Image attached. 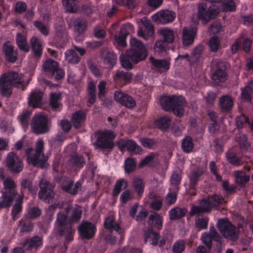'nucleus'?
<instances>
[{
  "instance_id": "20e7f679",
  "label": "nucleus",
  "mask_w": 253,
  "mask_h": 253,
  "mask_svg": "<svg viewBox=\"0 0 253 253\" xmlns=\"http://www.w3.org/2000/svg\"><path fill=\"white\" fill-rule=\"evenodd\" d=\"M3 188L0 201V209L10 207L15 198L18 196L17 184L15 180L10 177H6L2 181Z\"/></svg>"
},
{
  "instance_id": "e2e57ef3",
  "label": "nucleus",
  "mask_w": 253,
  "mask_h": 253,
  "mask_svg": "<svg viewBox=\"0 0 253 253\" xmlns=\"http://www.w3.org/2000/svg\"><path fill=\"white\" fill-rule=\"evenodd\" d=\"M136 162L133 158H128L126 159L125 164V171L127 173H130L133 171L136 168Z\"/></svg>"
},
{
  "instance_id": "72a5a7b5",
  "label": "nucleus",
  "mask_w": 253,
  "mask_h": 253,
  "mask_svg": "<svg viewBox=\"0 0 253 253\" xmlns=\"http://www.w3.org/2000/svg\"><path fill=\"white\" fill-rule=\"evenodd\" d=\"M104 225L106 229L110 231H116L119 233H121V228L120 225L116 222L114 216L110 215L107 217L104 222Z\"/></svg>"
},
{
  "instance_id": "4be33fe9",
  "label": "nucleus",
  "mask_w": 253,
  "mask_h": 253,
  "mask_svg": "<svg viewBox=\"0 0 253 253\" xmlns=\"http://www.w3.org/2000/svg\"><path fill=\"white\" fill-rule=\"evenodd\" d=\"M197 29L195 28H188L185 27L182 30V41L184 46L192 44L196 37Z\"/></svg>"
},
{
  "instance_id": "052dcab7",
  "label": "nucleus",
  "mask_w": 253,
  "mask_h": 253,
  "mask_svg": "<svg viewBox=\"0 0 253 253\" xmlns=\"http://www.w3.org/2000/svg\"><path fill=\"white\" fill-rule=\"evenodd\" d=\"M219 40L217 36L212 37L209 41L210 50L211 52H216L219 46Z\"/></svg>"
},
{
  "instance_id": "412c9836",
  "label": "nucleus",
  "mask_w": 253,
  "mask_h": 253,
  "mask_svg": "<svg viewBox=\"0 0 253 253\" xmlns=\"http://www.w3.org/2000/svg\"><path fill=\"white\" fill-rule=\"evenodd\" d=\"M55 40L59 45H64L68 41V33L63 24L56 25L55 28Z\"/></svg>"
},
{
  "instance_id": "b1692460",
  "label": "nucleus",
  "mask_w": 253,
  "mask_h": 253,
  "mask_svg": "<svg viewBox=\"0 0 253 253\" xmlns=\"http://www.w3.org/2000/svg\"><path fill=\"white\" fill-rule=\"evenodd\" d=\"M74 32L78 36L82 35L86 31L88 26L87 20L83 17H78L73 22Z\"/></svg>"
},
{
  "instance_id": "0e129e2a",
  "label": "nucleus",
  "mask_w": 253,
  "mask_h": 253,
  "mask_svg": "<svg viewBox=\"0 0 253 253\" xmlns=\"http://www.w3.org/2000/svg\"><path fill=\"white\" fill-rule=\"evenodd\" d=\"M216 97L217 94L216 92L212 91L208 92L204 97L207 105L209 107L212 106Z\"/></svg>"
},
{
  "instance_id": "f257e3e1",
  "label": "nucleus",
  "mask_w": 253,
  "mask_h": 253,
  "mask_svg": "<svg viewBox=\"0 0 253 253\" xmlns=\"http://www.w3.org/2000/svg\"><path fill=\"white\" fill-rule=\"evenodd\" d=\"M131 47L126 50L125 54L120 55V60L123 67L126 69H131L132 64H137L139 61L144 60L148 56V50L140 41L133 38L130 42Z\"/></svg>"
},
{
  "instance_id": "c85d7f7f",
  "label": "nucleus",
  "mask_w": 253,
  "mask_h": 253,
  "mask_svg": "<svg viewBox=\"0 0 253 253\" xmlns=\"http://www.w3.org/2000/svg\"><path fill=\"white\" fill-rule=\"evenodd\" d=\"M74 229H72L71 224H66V225L60 228H58V231L60 235L65 237L66 241L64 243V246L67 248V243L71 241L73 239V235L74 233Z\"/></svg>"
},
{
  "instance_id": "4468645a",
  "label": "nucleus",
  "mask_w": 253,
  "mask_h": 253,
  "mask_svg": "<svg viewBox=\"0 0 253 253\" xmlns=\"http://www.w3.org/2000/svg\"><path fill=\"white\" fill-rule=\"evenodd\" d=\"M65 211L67 214H69V221L72 223L78 222L82 217L81 207L77 205L73 206L72 205L68 204L65 208Z\"/></svg>"
},
{
  "instance_id": "cd10ccee",
  "label": "nucleus",
  "mask_w": 253,
  "mask_h": 253,
  "mask_svg": "<svg viewBox=\"0 0 253 253\" xmlns=\"http://www.w3.org/2000/svg\"><path fill=\"white\" fill-rule=\"evenodd\" d=\"M219 107L223 112H229L233 108L234 101L232 97L228 95H224L219 100Z\"/></svg>"
},
{
  "instance_id": "5701e85b",
  "label": "nucleus",
  "mask_w": 253,
  "mask_h": 253,
  "mask_svg": "<svg viewBox=\"0 0 253 253\" xmlns=\"http://www.w3.org/2000/svg\"><path fill=\"white\" fill-rule=\"evenodd\" d=\"M223 66L222 63H218L216 69L211 76V80L216 84L224 83L227 79V74L224 69H223Z\"/></svg>"
},
{
  "instance_id": "c756f323",
  "label": "nucleus",
  "mask_w": 253,
  "mask_h": 253,
  "mask_svg": "<svg viewBox=\"0 0 253 253\" xmlns=\"http://www.w3.org/2000/svg\"><path fill=\"white\" fill-rule=\"evenodd\" d=\"M30 43L32 47V52L35 57L39 58L42 53V48L41 43L36 37H33L30 40Z\"/></svg>"
},
{
  "instance_id": "4c0bfd02",
  "label": "nucleus",
  "mask_w": 253,
  "mask_h": 253,
  "mask_svg": "<svg viewBox=\"0 0 253 253\" xmlns=\"http://www.w3.org/2000/svg\"><path fill=\"white\" fill-rule=\"evenodd\" d=\"M132 76V74L130 72L118 70L114 76V79L116 82L123 81L127 84L130 82Z\"/></svg>"
},
{
  "instance_id": "ea45409f",
  "label": "nucleus",
  "mask_w": 253,
  "mask_h": 253,
  "mask_svg": "<svg viewBox=\"0 0 253 253\" xmlns=\"http://www.w3.org/2000/svg\"><path fill=\"white\" fill-rule=\"evenodd\" d=\"M235 182L241 187H243L250 180V176L246 175L244 171L236 170L234 172Z\"/></svg>"
},
{
  "instance_id": "c9c22d12",
  "label": "nucleus",
  "mask_w": 253,
  "mask_h": 253,
  "mask_svg": "<svg viewBox=\"0 0 253 253\" xmlns=\"http://www.w3.org/2000/svg\"><path fill=\"white\" fill-rule=\"evenodd\" d=\"M253 93V81L250 82L248 85L242 89L241 99L245 102H252Z\"/></svg>"
},
{
  "instance_id": "37998d69",
  "label": "nucleus",
  "mask_w": 253,
  "mask_h": 253,
  "mask_svg": "<svg viewBox=\"0 0 253 253\" xmlns=\"http://www.w3.org/2000/svg\"><path fill=\"white\" fill-rule=\"evenodd\" d=\"M59 63L52 59H48L45 60L42 65V70L43 71L48 73L50 75L57 68Z\"/></svg>"
},
{
  "instance_id": "09e8293b",
  "label": "nucleus",
  "mask_w": 253,
  "mask_h": 253,
  "mask_svg": "<svg viewBox=\"0 0 253 253\" xmlns=\"http://www.w3.org/2000/svg\"><path fill=\"white\" fill-rule=\"evenodd\" d=\"M204 49V46L201 44H199L195 47L190 55V58L188 59V61L192 63H195L197 62L202 54V52Z\"/></svg>"
},
{
  "instance_id": "bf43d9fd",
  "label": "nucleus",
  "mask_w": 253,
  "mask_h": 253,
  "mask_svg": "<svg viewBox=\"0 0 253 253\" xmlns=\"http://www.w3.org/2000/svg\"><path fill=\"white\" fill-rule=\"evenodd\" d=\"M41 214V210L39 207H33L30 208L27 211V217L31 219H35Z\"/></svg>"
},
{
  "instance_id": "39448f33",
  "label": "nucleus",
  "mask_w": 253,
  "mask_h": 253,
  "mask_svg": "<svg viewBox=\"0 0 253 253\" xmlns=\"http://www.w3.org/2000/svg\"><path fill=\"white\" fill-rule=\"evenodd\" d=\"M162 108L166 111H172L174 115L179 117L183 115L184 99L181 95L163 96L160 99Z\"/></svg>"
},
{
  "instance_id": "e433bc0d",
  "label": "nucleus",
  "mask_w": 253,
  "mask_h": 253,
  "mask_svg": "<svg viewBox=\"0 0 253 253\" xmlns=\"http://www.w3.org/2000/svg\"><path fill=\"white\" fill-rule=\"evenodd\" d=\"M170 118L167 116L161 117L154 122L155 126L162 131H166L171 124Z\"/></svg>"
},
{
  "instance_id": "f704fd0d",
  "label": "nucleus",
  "mask_w": 253,
  "mask_h": 253,
  "mask_svg": "<svg viewBox=\"0 0 253 253\" xmlns=\"http://www.w3.org/2000/svg\"><path fill=\"white\" fill-rule=\"evenodd\" d=\"M62 93L61 92L51 93L50 94L49 106L54 111L59 110L62 106L60 103Z\"/></svg>"
},
{
  "instance_id": "6e6552de",
  "label": "nucleus",
  "mask_w": 253,
  "mask_h": 253,
  "mask_svg": "<svg viewBox=\"0 0 253 253\" xmlns=\"http://www.w3.org/2000/svg\"><path fill=\"white\" fill-rule=\"evenodd\" d=\"M39 187L38 197L41 200L48 204L55 201L54 186L50 181L45 179H42L39 182Z\"/></svg>"
},
{
  "instance_id": "680f3d73",
  "label": "nucleus",
  "mask_w": 253,
  "mask_h": 253,
  "mask_svg": "<svg viewBox=\"0 0 253 253\" xmlns=\"http://www.w3.org/2000/svg\"><path fill=\"white\" fill-rule=\"evenodd\" d=\"M32 113L30 111L24 110L23 111L21 115L18 117V119L21 122V125L24 126H27L29 120L30 116H31Z\"/></svg>"
},
{
  "instance_id": "774afa93",
  "label": "nucleus",
  "mask_w": 253,
  "mask_h": 253,
  "mask_svg": "<svg viewBox=\"0 0 253 253\" xmlns=\"http://www.w3.org/2000/svg\"><path fill=\"white\" fill-rule=\"evenodd\" d=\"M150 206L153 210L159 211L163 206V199L160 197H157L153 199L150 203Z\"/></svg>"
},
{
  "instance_id": "9d476101",
  "label": "nucleus",
  "mask_w": 253,
  "mask_h": 253,
  "mask_svg": "<svg viewBox=\"0 0 253 253\" xmlns=\"http://www.w3.org/2000/svg\"><path fill=\"white\" fill-rule=\"evenodd\" d=\"M7 169L13 173H18L23 169V164L21 159L13 152H9L5 158Z\"/></svg>"
},
{
  "instance_id": "423d86ee",
  "label": "nucleus",
  "mask_w": 253,
  "mask_h": 253,
  "mask_svg": "<svg viewBox=\"0 0 253 253\" xmlns=\"http://www.w3.org/2000/svg\"><path fill=\"white\" fill-rule=\"evenodd\" d=\"M50 120L45 113L36 114L31 119L30 128L32 133L36 135L45 134L49 131Z\"/></svg>"
},
{
  "instance_id": "49530a36",
  "label": "nucleus",
  "mask_w": 253,
  "mask_h": 253,
  "mask_svg": "<svg viewBox=\"0 0 253 253\" xmlns=\"http://www.w3.org/2000/svg\"><path fill=\"white\" fill-rule=\"evenodd\" d=\"M65 60L69 64H75L78 63L81 58L73 49H68L65 53Z\"/></svg>"
},
{
  "instance_id": "0eeeda50",
  "label": "nucleus",
  "mask_w": 253,
  "mask_h": 253,
  "mask_svg": "<svg viewBox=\"0 0 253 253\" xmlns=\"http://www.w3.org/2000/svg\"><path fill=\"white\" fill-rule=\"evenodd\" d=\"M216 227L221 235L227 240L235 242L239 239L240 233L239 229L227 218L219 219Z\"/></svg>"
},
{
  "instance_id": "393cba45",
  "label": "nucleus",
  "mask_w": 253,
  "mask_h": 253,
  "mask_svg": "<svg viewBox=\"0 0 253 253\" xmlns=\"http://www.w3.org/2000/svg\"><path fill=\"white\" fill-rule=\"evenodd\" d=\"M85 164L84 158L82 155L74 153L70 155L67 164L75 169H79L83 168Z\"/></svg>"
},
{
  "instance_id": "3c124183",
  "label": "nucleus",
  "mask_w": 253,
  "mask_h": 253,
  "mask_svg": "<svg viewBox=\"0 0 253 253\" xmlns=\"http://www.w3.org/2000/svg\"><path fill=\"white\" fill-rule=\"evenodd\" d=\"M209 219L206 216H198L195 218V226L198 231L206 229Z\"/></svg>"
},
{
  "instance_id": "6ab92c4d",
  "label": "nucleus",
  "mask_w": 253,
  "mask_h": 253,
  "mask_svg": "<svg viewBox=\"0 0 253 253\" xmlns=\"http://www.w3.org/2000/svg\"><path fill=\"white\" fill-rule=\"evenodd\" d=\"M116 145L122 151L126 149L129 152L137 153L141 150L140 147L132 140L121 139L117 142Z\"/></svg>"
},
{
  "instance_id": "603ef678",
  "label": "nucleus",
  "mask_w": 253,
  "mask_h": 253,
  "mask_svg": "<svg viewBox=\"0 0 253 253\" xmlns=\"http://www.w3.org/2000/svg\"><path fill=\"white\" fill-rule=\"evenodd\" d=\"M62 3L68 12L74 13L77 11L78 0H62Z\"/></svg>"
},
{
  "instance_id": "58836bf2",
  "label": "nucleus",
  "mask_w": 253,
  "mask_h": 253,
  "mask_svg": "<svg viewBox=\"0 0 253 253\" xmlns=\"http://www.w3.org/2000/svg\"><path fill=\"white\" fill-rule=\"evenodd\" d=\"M144 237L145 242H147L148 239L150 238L151 244L153 245H157L158 243V241L160 239V236L159 234L155 232L152 227L148 228V229L145 231L144 233Z\"/></svg>"
},
{
  "instance_id": "6e6d98bb",
  "label": "nucleus",
  "mask_w": 253,
  "mask_h": 253,
  "mask_svg": "<svg viewBox=\"0 0 253 253\" xmlns=\"http://www.w3.org/2000/svg\"><path fill=\"white\" fill-rule=\"evenodd\" d=\"M219 9L216 6H210L206 13V17H205V22L206 24L211 19L214 18L219 13Z\"/></svg>"
},
{
  "instance_id": "4d7b16f0",
  "label": "nucleus",
  "mask_w": 253,
  "mask_h": 253,
  "mask_svg": "<svg viewBox=\"0 0 253 253\" xmlns=\"http://www.w3.org/2000/svg\"><path fill=\"white\" fill-rule=\"evenodd\" d=\"M127 186V182L124 179L117 181L113 189V195L117 196L121 192L122 189H125Z\"/></svg>"
},
{
  "instance_id": "f8f14e48",
  "label": "nucleus",
  "mask_w": 253,
  "mask_h": 253,
  "mask_svg": "<svg viewBox=\"0 0 253 253\" xmlns=\"http://www.w3.org/2000/svg\"><path fill=\"white\" fill-rule=\"evenodd\" d=\"M176 17L174 12L169 10H161L152 16L154 22L157 24H167L172 22Z\"/></svg>"
},
{
  "instance_id": "473e14b6",
  "label": "nucleus",
  "mask_w": 253,
  "mask_h": 253,
  "mask_svg": "<svg viewBox=\"0 0 253 253\" xmlns=\"http://www.w3.org/2000/svg\"><path fill=\"white\" fill-rule=\"evenodd\" d=\"M162 217L157 212H152L148 217L147 222L150 226L160 229L162 227Z\"/></svg>"
},
{
  "instance_id": "de8ad7c7",
  "label": "nucleus",
  "mask_w": 253,
  "mask_h": 253,
  "mask_svg": "<svg viewBox=\"0 0 253 253\" xmlns=\"http://www.w3.org/2000/svg\"><path fill=\"white\" fill-rule=\"evenodd\" d=\"M158 33L162 36L163 40L167 42L171 43L174 41V36L173 31L168 28L160 29Z\"/></svg>"
},
{
  "instance_id": "864d4df0",
  "label": "nucleus",
  "mask_w": 253,
  "mask_h": 253,
  "mask_svg": "<svg viewBox=\"0 0 253 253\" xmlns=\"http://www.w3.org/2000/svg\"><path fill=\"white\" fill-rule=\"evenodd\" d=\"M133 186L135 191L141 197L144 190V184L142 179L134 177L133 180Z\"/></svg>"
},
{
  "instance_id": "8fccbe9b",
  "label": "nucleus",
  "mask_w": 253,
  "mask_h": 253,
  "mask_svg": "<svg viewBox=\"0 0 253 253\" xmlns=\"http://www.w3.org/2000/svg\"><path fill=\"white\" fill-rule=\"evenodd\" d=\"M236 140L239 145L241 149L246 151L250 150V144L248 142L247 138L244 134H239L238 136L236 137Z\"/></svg>"
},
{
  "instance_id": "69168bd1",
  "label": "nucleus",
  "mask_w": 253,
  "mask_h": 253,
  "mask_svg": "<svg viewBox=\"0 0 253 253\" xmlns=\"http://www.w3.org/2000/svg\"><path fill=\"white\" fill-rule=\"evenodd\" d=\"M141 21L147 30L148 35L149 36H152L154 33V29L151 21L146 17H144L141 19Z\"/></svg>"
},
{
  "instance_id": "aec40b11",
  "label": "nucleus",
  "mask_w": 253,
  "mask_h": 253,
  "mask_svg": "<svg viewBox=\"0 0 253 253\" xmlns=\"http://www.w3.org/2000/svg\"><path fill=\"white\" fill-rule=\"evenodd\" d=\"M101 60L104 64L112 68L116 64L117 55L107 48H103L100 51Z\"/></svg>"
},
{
  "instance_id": "1a4fd4ad",
  "label": "nucleus",
  "mask_w": 253,
  "mask_h": 253,
  "mask_svg": "<svg viewBox=\"0 0 253 253\" xmlns=\"http://www.w3.org/2000/svg\"><path fill=\"white\" fill-rule=\"evenodd\" d=\"M115 137L114 131L110 130H105L100 133L94 145L97 148L112 149L114 146L113 140Z\"/></svg>"
},
{
  "instance_id": "7ed1b4c3",
  "label": "nucleus",
  "mask_w": 253,
  "mask_h": 253,
  "mask_svg": "<svg viewBox=\"0 0 253 253\" xmlns=\"http://www.w3.org/2000/svg\"><path fill=\"white\" fill-rule=\"evenodd\" d=\"M44 141L42 139H38L35 149L28 148L25 149V153L27 157V161L29 164L34 167L41 168H46L48 164L46 161L48 157L43 153Z\"/></svg>"
},
{
  "instance_id": "ddd939ff",
  "label": "nucleus",
  "mask_w": 253,
  "mask_h": 253,
  "mask_svg": "<svg viewBox=\"0 0 253 253\" xmlns=\"http://www.w3.org/2000/svg\"><path fill=\"white\" fill-rule=\"evenodd\" d=\"M114 98L115 101L127 108L132 109L136 106L135 100L131 96L121 90L115 92Z\"/></svg>"
},
{
  "instance_id": "f3484780",
  "label": "nucleus",
  "mask_w": 253,
  "mask_h": 253,
  "mask_svg": "<svg viewBox=\"0 0 253 253\" xmlns=\"http://www.w3.org/2000/svg\"><path fill=\"white\" fill-rule=\"evenodd\" d=\"M44 93L39 90H34L29 95L28 105L34 108H41L43 105V101Z\"/></svg>"
},
{
  "instance_id": "9b49d317",
  "label": "nucleus",
  "mask_w": 253,
  "mask_h": 253,
  "mask_svg": "<svg viewBox=\"0 0 253 253\" xmlns=\"http://www.w3.org/2000/svg\"><path fill=\"white\" fill-rule=\"evenodd\" d=\"M80 237L87 240L91 239L96 231L95 225L90 222L83 221L78 227Z\"/></svg>"
},
{
  "instance_id": "a211bd4d",
  "label": "nucleus",
  "mask_w": 253,
  "mask_h": 253,
  "mask_svg": "<svg viewBox=\"0 0 253 253\" xmlns=\"http://www.w3.org/2000/svg\"><path fill=\"white\" fill-rule=\"evenodd\" d=\"M151 68L160 73L167 71L169 68L170 62L166 59H157L151 56L149 58Z\"/></svg>"
},
{
  "instance_id": "79ce46f5",
  "label": "nucleus",
  "mask_w": 253,
  "mask_h": 253,
  "mask_svg": "<svg viewBox=\"0 0 253 253\" xmlns=\"http://www.w3.org/2000/svg\"><path fill=\"white\" fill-rule=\"evenodd\" d=\"M204 169L203 168H199L193 171L190 176L189 188L194 189L199 177L204 173Z\"/></svg>"
},
{
  "instance_id": "f03ea898",
  "label": "nucleus",
  "mask_w": 253,
  "mask_h": 253,
  "mask_svg": "<svg viewBox=\"0 0 253 253\" xmlns=\"http://www.w3.org/2000/svg\"><path fill=\"white\" fill-rule=\"evenodd\" d=\"M23 83V75L13 71L2 74L0 77V93L9 97L12 93L13 86L18 87Z\"/></svg>"
},
{
  "instance_id": "13d9d810",
  "label": "nucleus",
  "mask_w": 253,
  "mask_h": 253,
  "mask_svg": "<svg viewBox=\"0 0 253 253\" xmlns=\"http://www.w3.org/2000/svg\"><path fill=\"white\" fill-rule=\"evenodd\" d=\"M20 184L21 186L20 192L23 193V190L27 188L31 193L36 194L37 190L33 187L32 181L30 179H23L21 180Z\"/></svg>"
},
{
  "instance_id": "338daca9",
  "label": "nucleus",
  "mask_w": 253,
  "mask_h": 253,
  "mask_svg": "<svg viewBox=\"0 0 253 253\" xmlns=\"http://www.w3.org/2000/svg\"><path fill=\"white\" fill-rule=\"evenodd\" d=\"M212 208H216L222 204L224 202V199L220 195L213 194L210 197H209Z\"/></svg>"
},
{
  "instance_id": "dca6fc26",
  "label": "nucleus",
  "mask_w": 253,
  "mask_h": 253,
  "mask_svg": "<svg viewBox=\"0 0 253 253\" xmlns=\"http://www.w3.org/2000/svg\"><path fill=\"white\" fill-rule=\"evenodd\" d=\"M2 51L5 59L9 62L14 63L17 59L18 52L9 41L5 42L2 46Z\"/></svg>"
},
{
  "instance_id": "a18cd8bd",
  "label": "nucleus",
  "mask_w": 253,
  "mask_h": 253,
  "mask_svg": "<svg viewBox=\"0 0 253 253\" xmlns=\"http://www.w3.org/2000/svg\"><path fill=\"white\" fill-rule=\"evenodd\" d=\"M194 146L193 139L191 136H187L181 141V149L186 153H189L192 152Z\"/></svg>"
},
{
  "instance_id": "7c9ffc66",
  "label": "nucleus",
  "mask_w": 253,
  "mask_h": 253,
  "mask_svg": "<svg viewBox=\"0 0 253 253\" xmlns=\"http://www.w3.org/2000/svg\"><path fill=\"white\" fill-rule=\"evenodd\" d=\"M82 184L77 181L75 184L73 180H69L67 182V184L62 186V189L66 192L73 195H76L79 190L81 188Z\"/></svg>"
},
{
  "instance_id": "c03bdc74",
  "label": "nucleus",
  "mask_w": 253,
  "mask_h": 253,
  "mask_svg": "<svg viewBox=\"0 0 253 253\" xmlns=\"http://www.w3.org/2000/svg\"><path fill=\"white\" fill-rule=\"evenodd\" d=\"M16 43L21 50L27 52L30 50V46L27 42L26 38L21 33H18L16 39Z\"/></svg>"
},
{
  "instance_id": "a19ab883",
  "label": "nucleus",
  "mask_w": 253,
  "mask_h": 253,
  "mask_svg": "<svg viewBox=\"0 0 253 253\" xmlns=\"http://www.w3.org/2000/svg\"><path fill=\"white\" fill-rule=\"evenodd\" d=\"M187 210L185 208H180L176 207L172 208L169 212V218L171 220L179 219L184 217L186 213Z\"/></svg>"
},
{
  "instance_id": "bb28decb",
  "label": "nucleus",
  "mask_w": 253,
  "mask_h": 253,
  "mask_svg": "<svg viewBox=\"0 0 253 253\" xmlns=\"http://www.w3.org/2000/svg\"><path fill=\"white\" fill-rule=\"evenodd\" d=\"M24 197V193L21 192L18 195V196L16 198L14 204L11 210V215L14 221L17 219L18 215L22 211Z\"/></svg>"
},
{
  "instance_id": "2f4dec72",
  "label": "nucleus",
  "mask_w": 253,
  "mask_h": 253,
  "mask_svg": "<svg viewBox=\"0 0 253 253\" xmlns=\"http://www.w3.org/2000/svg\"><path fill=\"white\" fill-rule=\"evenodd\" d=\"M85 118V113L82 110H78L72 115L71 121L73 126L76 128H80L84 122Z\"/></svg>"
},
{
  "instance_id": "2eb2a0df",
  "label": "nucleus",
  "mask_w": 253,
  "mask_h": 253,
  "mask_svg": "<svg viewBox=\"0 0 253 253\" xmlns=\"http://www.w3.org/2000/svg\"><path fill=\"white\" fill-rule=\"evenodd\" d=\"M212 207L211 203L208 198V199H202L200 202V206H193L190 211V214L193 216L196 214L202 213H209L211 212Z\"/></svg>"
},
{
  "instance_id": "5fc2aeb1",
  "label": "nucleus",
  "mask_w": 253,
  "mask_h": 253,
  "mask_svg": "<svg viewBox=\"0 0 253 253\" xmlns=\"http://www.w3.org/2000/svg\"><path fill=\"white\" fill-rule=\"evenodd\" d=\"M226 157L227 161L233 165L240 166L242 164L241 159L237 157L236 154L232 151L229 150L226 154Z\"/></svg>"
},
{
  "instance_id": "a878e982",
  "label": "nucleus",
  "mask_w": 253,
  "mask_h": 253,
  "mask_svg": "<svg viewBox=\"0 0 253 253\" xmlns=\"http://www.w3.org/2000/svg\"><path fill=\"white\" fill-rule=\"evenodd\" d=\"M42 238L38 236H35L30 238H27L22 242L21 246L22 247H26L28 250L33 248L37 249L42 244Z\"/></svg>"
}]
</instances>
